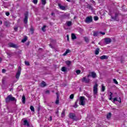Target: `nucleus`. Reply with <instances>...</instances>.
<instances>
[{"instance_id": "f257e3e1", "label": "nucleus", "mask_w": 127, "mask_h": 127, "mask_svg": "<svg viewBox=\"0 0 127 127\" xmlns=\"http://www.w3.org/2000/svg\"><path fill=\"white\" fill-rule=\"evenodd\" d=\"M115 16L113 15V13L110 12L109 13V15H111L112 19L115 20L116 21H119V19L118 16L120 15V12L119 11H114Z\"/></svg>"}, {"instance_id": "f03ea898", "label": "nucleus", "mask_w": 127, "mask_h": 127, "mask_svg": "<svg viewBox=\"0 0 127 127\" xmlns=\"http://www.w3.org/2000/svg\"><path fill=\"white\" fill-rule=\"evenodd\" d=\"M16 102V99L15 98L12 97V95H8L6 98H5V102L6 103H9V102Z\"/></svg>"}, {"instance_id": "7ed1b4c3", "label": "nucleus", "mask_w": 127, "mask_h": 127, "mask_svg": "<svg viewBox=\"0 0 127 127\" xmlns=\"http://www.w3.org/2000/svg\"><path fill=\"white\" fill-rule=\"evenodd\" d=\"M69 119H71L72 120L75 121V122H77V121H78L79 120L76 115H75L74 113H69Z\"/></svg>"}, {"instance_id": "20e7f679", "label": "nucleus", "mask_w": 127, "mask_h": 127, "mask_svg": "<svg viewBox=\"0 0 127 127\" xmlns=\"http://www.w3.org/2000/svg\"><path fill=\"white\" fill-rule=\"evenodd\" d=\"M85 100H86L85 97L80 96L79 100V105H80V106H85V104H86Z\"/></svg>"}, {"instance_id": "39448f33", "label": "nucleus", "mask_w": 127, "mask_h": 127, "mask_svg": "<svg viewBox=\"0 0 127 127\" xmlns=\"http://www.w3.org/2000/svg\"><path fill=\"white\" fill-rule=\"evenodd\" d=\"M90 77H92L93 79H95L97 78V74L95 71H91L89 74L87 75V78H90Z\"/></svg>"}, {"instance_id": "423d86ee", "label": "nucleus", "mask_w": 127, "mask_h": 127, "mask_svg": "<svg viewBox=\"0 0 127 127\" xmlns=\"http://www.w3.org/2000/svg\"><path fill=\"white\" fill-rule=\"evenodd\" d=\"M21 73V67L19 66L18 67L17 72H16V75H15L16 79H19V77L20 76Z\"/></svg>"}, {"instance_id": "0eeeda50", "label": "nucleus", "mask_w": 127, "mask_h": 127, "mask_svg": "<svg viewBox=\"0 0 127 127\" xmlns=\"http://www.w3.org/2000/svg\"><path fill=\"white\" fill-rule=\"evenodd\" d=\"M81 81L82 82V83L89 84V83H90V78H89L88 77V78H87V77H84L81 79Z\"/></svg>"}, {"instance_id": "6e6552de", "label": "nucleus", "mask_w": 127, "mask_h": 127, "mask_svg": "<svg viewBox=\"0 0 127 127\" xmlns=\"http://www.w3.org/2000/svg\"><path fill=\"white\" fill-rule=\"evenodd\" d=\"M28 20V12H26L24 13V22L25 24L27 23Z\"/></svg>"}, {"instance_id": "1a4fd4ad", "label": "nucleus", "mask_w": 127, "mask_h": 127, "mask_svg": "<svg viewBox=\"0 0 127 127\" xmlns=\"http://www.w3.org/2000/svg\"><path fill=\"white\" fill-rule=\"evenodd\" d=\"M93 93L94 95L98 94V84L96 83L93 86Z\"/></svg>"}, {"instance_id": "9d476101", "label": "nucleus", "mask_w": 127, "mask_h": 127, "mask_svg": "<svg viewBox=\"0 0 127 127\" xmlns=\"http://www.w3.org/2000/svg\"><path fill=\"white\" fill-rule=\"evenodd\" d=\"M92 21L93 18L91 16L86 17L85 20V22H86V23H91Z\"/></svg>"}, {"instance_id": "9b49d317", "label": "nucleus", "mask_w": 127, "mask_h": 127, "mask_svg": "<svg viewBox=\"0 0 127 127\" xmlns=\"http://www.w3.org/2000/svg\"><path fill=\"white\" fill-rule=\"evenodd\" d=\"M8 47H12V48H18V46L13 44V43H9L8 44Z\"/></svg>"}, {"instance_id": "f8f14e48", "label": "nucleus", "mask_w": 127, "mask_h": 127, "mask_svg": "<svg viewBox=\"0 0 127 127\" xmlns=\"http://www.w3.org/2000/svg\"><path fill=\"white\" fill-rule=\"evenodd\" d=\"M105 44H110L112 42V39L110 38H106L104 39Z\"/></svg>"}, {"instance_id": "ddd939ff", "label": "nucleus", "mask_w": 127, "mask_h": 127, "mask_svg": "<svg viewBox=\"0 0 127 127\" xmlns=\"http://www.w3.org/2000/svg\"><path fill=\"white\" fill-rule=\"evenodd\" d=\"M57 98L55 102L56 105H59V92H56Z\"/></svg>"}, {"instance_id": "4468645a", "label": "nucleus", "mask_w": 127, "mask_h": 127, "mask_svg": "<svg viewBox=\"0 0 127 127\" xmlns=\"http://www.w3.org/2000/svg\"><path fill=\"white\" fill-rule=\"evenodd\" d=\"M115 102H119L120 103H122V99H121V97H119L118 99V98L115 97L113 101V103H115Z\"/></svg>"}, {"instance_id": "2eb2a0df", "label": "nucleus", "mask_w": 127, "mask_h": 127, "mask_svg": "<svg viewBox=\"0 0 127 127\" xmlns=\"http://www.w3.org/2000/svg\"><path fill=\"white\" fill-rule=\"evenodd\" d=\"M47 86V84H46V82H45L44 81H43L40 84V86L41 88H44V87H46Z\"/></svg>"}, {"instance_id": "dca6fc26", "label": "nucleus", "mask_w": 127, "mask_h": 127, "mask_svg": "<svg viewBox=\"0 0 127 127\" xmlns=\"http://www.w3.org/2000/svg\"><path fill=\"white\" fill-rule=\"evenodd\" d=\"M58 6L60 7V8L62 10H66V7H65V6H63L60 3L58 4Z\"/></svg>"}, {"instance_id": "f3484780", "label": "nucleus", "mask_w": 127, "mask_h": 127, "mask_svg": "<svg viewBox=\"0 0 127 127\" xmlns=\"http://www.w3.org/2000/svg\"><path fill=\"white\" fill-rule=\"evenodd\" d=\"M108 58H109V57L107 56H102L100 57V59H101V60H104V59H108Z\"/></svg>"}, {"instance_id": "a211bd4d", "label": "nucleus", "mask_w": 127, "mask_h": 127, "mask_svg": "<svg viewBox=\"0 0 127 127\" xmlns=\"http://www.w3.org/2000/svg\"><path fill=\"white\" fill-rule=\"evenodd\" d=\"M24 126H27L28 127H30L29 123H28V121L26 120H25L24 121Z\"/></svg>"}, {"instance_id": "6ab92c4d", "label": "nucleus", "mask_w": 127, "mask_h": 127, "mask_svg": "<svg viewBox=\"0 0 127 127\" xmlns=\"http://www.w3.org/2000/svg\"><path fill=\"white\" fill-rule=\"evenodd\" d=\"M87 8H88L89 9H90L91 10H92V11H94V8H93V7H92V5L88 4L87 5Z\"/></svg>"}, {"instance_id": "aec40b11", "label": "nucleus", "mask_w": 127, "mask_h": 127, "mask_svg": "<svg viewBox=\"0 0 127 127\" xmlns=\"http://www.w3.org/2000/svg\"><path fill=\"white\" fill-rule=\"evenodd\" d=\"M30 109L33 114L35 113V110L34 109V107H33V106H31Z\"/></svg>"}, {"instance_id": "412c9836", "label": "nucleus", "mask_w": 127, "mask_h": 127, "mask_svg": "<svg viewBox=\"0 0 127 127\" xmlns=\"http://www.w3.org/2000/svg\"><path fill=\"white\" fill-rule=\"evenodd\" d=\"M22 104H25V95L22 96Z\"/></svg>"}, {"instance_id": "4be33fe9", "label": "nucleus", "mask_w": 127, "mask_h": 127, "mask_svg": "<svg viewBox=\"0 0 127 127\" xmlns=\"http://www.w3.org/2000/svg\"><path fill=\"white\" fill-rule=\"evenodd\" d=\"M69 53H70V50L67 49L66 50L65 52L63 55V56H66V55H67V54Z\"/></svg>"}, {"instance_id": "5701e85b", "label": "nucleus", "mask_w": 127, "mask_h": 127, "mask_svg": "<svg viewBox=\"0 0 127 127\" xmlns=\"http://www.w3.org/2000/svg\"><path fill=\"white\" fill-rule=\"evenodd\" d=\"M99 52H100V49H99V48L96 49L95 51V55H98L99 54Z\"/></svg>"}, {"instance_id": "b1692460", "label": "nucleus", "mask_w": 127, "mask_h": 127, "mask_svg": "<svg viewBox=\"0 0 127 127\" xmlns=\"http://www.w3.org/2000/svg\"><path fill=\"white\" fill-rule=\"evenodd\" d=\"M30 31H31V34H33V33H34V28H33V27H32V26H31Z\"/></svg>"}, {"instance_id": "393cba45", "label": "nucleus", "mask_w": 127, "mask_h": 127, "mask_svg": "<svg viewBox=\"0 0 127 127\" xmlns=\"http://www.w3.org/2000/svg\"><path fill=\"white\" fill-rule=\"evenodd\" d=\"M71 39L74 40L75 39H77V37H76V35H74V34H71Z\"/></svg>"}, {"instance_id": "a878e982", "label": "nucleus", "mask_w": 127, "mask_h": 127, "mask_svg": "<svg viewBox=\"0 0 127 127\" xmlns=\"http://www.w3.org/2000/svg\"><path fill=\"white\" fill-rule=\"evenodd\" d=\"M111 118H112V113H109V114H108L107 115V119L109 120L111 119Z\"/></svg>"}, {"instance_id": "bb28decb", "label": "nucleus", "mask_w": 127, "mask_h": 127, "mask_svg": "<svg viewBox=\"0 0 127 127\" xmlns=\"http://www.w3.org/2000/svg\"><path fill=\"white\" fill-rule=\"evenodd\" d=\"M85 95L86 96V97L88 98V99H91V98H92L91 95L89 94V93H85Z\"/></svg>"}, {"instance_id": "cd10ccee", "label": "nucleus", "mask_w": 127, "mask_h": 127, "mask_svg": "<svg viewBox=\"0 0 127 127\" xmlns=\"http://www.w3.org/2000/svg\"><path fill=\"white\" fill-rule=\"evenodd\" d=\"M66 24L68 27H70V26H71V25H72V22L67 21V22H66Z\"/></svg>"}, {"instance_id": "c85d7f7f", "label": "nucleus", "mask_w": 127, "mask_h": 127, "mask_svg": "<svg viewBox=\"0 0 127 127\" xmlns=\"http://www.w3.org/2000/svg\"><path fill=\"white\" fill-rule=\"evenodd\" d=\"M41 0L42 4L43 5H45V4H46V0Z\"/></svg>"}, {"instance_id": "c756f323", "label": "nucleus", "mask_w": 127, "mask_h": 127, "mask_svg": "<svg viewBox=\"0 0 127 127\" xmlns=\"http://www.w3.org/2000/svg\"><path fill=\"white\" fill-rule=\"evenodd\" d=\"M105 90H106V88L105 86H104V84L102 85V89H101V91L102 92H105Z\"/></svg>"}, {"instance_id": "7c9ffc66", "label": "nucleus", "mask_w": 127, "mask_h": 127, "mask_svg": "<svg viewBox=\"0 0 127 127\" xmlns=\"http://www.w3.org/2000/svg\"><path fill=\"white\" fill-rule=\"evenodd\" d=\"M62 71H63V72H66V71H67V68H66V67L63 66L62 68Z\"/></svg>"}, {"instance_id": "2f4dec72", "label": "nucleus", "mask_w": 127, "mask_h": 127, "mask_svg": "<svg viewBox=\"0 0 127 127\" xmlns=\"http://www.w3.org/2000/svg\"><path fill=\"white\" fill-rule=\"evenodd\" d=\"M26 40H27V37L26 36L23 40H22L21 42H22V43H24Z\"/></svg>"}, {"instance_id": "473e14b6", "label": "nucleus", "mask_w": 127, "mask_h": 127, "mask_svg": "<svg viewBox=\"0 0 127 127\" xmlns=\"http://www.w3.org/2000/svg\"><path fill=\"white\" fill-rule=\"evenodd\" d=\"M78 102V100H77L75 103V105L73 106L74 108H78V105H77Z\"/></svg>"}, {"instance_id": "72a5a7b5", "label": "nucleus", "mask_w": 127, "mask_h": 127, "mask_svg": "<svg viewBox=\"0 0 127 127\" xmlns=\"http://www.w3.org/2000/svg\"><path fill=\"white\" fill-rule=\"evenodd\" d=\"M66 65H67V66H70V65H71V61H66Z\"/></svg>"}, {"instance_id": "f704fd0d", "label": "nucleus", "mask_w": 127, "mask_h": 127, "mask_svg": "<svg viewBox=\"0 0 127 127\" xmlns=\"http://www.w3.org/2000/svg\"><path fill=\"white\" fill-rule=\"evenodd\" d=\"M84 40L86 43H89V38H88L87 37H85Z\"/></svg>"}, {"instance_id": "c9c22d12", "label": "nucleus", "mask_w": 127, "mask_h": 127, "mask_svg": "<svg viewBox=\"0 0 127 127\" xmlns=\"http://www.w3.org/2000/svg\"><path fill=\"white\" fill-rule=\"evenodd\" d=\"M32 2H33L34 4H37V2H38V0H32Z\"/></svg>"}, {"instance_id": "e433bc0d", "label": "nucleus", "mask_w": 127, "mask_h": 127, "mask_svg": "<svg viewBox=\"0 0 127 127\" xmlns=\"http://www.w3.org/2000/svg\"><path fill=\"white\" fill-rule=\"evenodd\" d=\"M99 34V33L98 32H94L93 33V36H98V35Z\"/></svg>"}, {"instance_id": "4c0bfd02", "label": "nucleus", "mask_w": 127, "mask_h": 127, "mask_svg": "<svg viewBox=\"0 0 127 127\" xmlns=\"http://www.w3.org/2000/svg\"><path fill=\"white\" fill-rule=\"evenodd\" d=\"M45 28H46V25H44V26H43V27L42 28V30L43 31H44V32H45Z\"/></svg>"}, {"instance_id": "58836bf2", "label": "nucleus", "mask_w": 127, "mask_h": 127, "mask_svg": "<svg viewBox=\"0 0 127 127\" xmlns=\"http://www.w3.org/2000/svg\"><path fill=\"white\" fill-rule=\"evenodd\" d=\"M25 64L26 65V66H30V64H29V62L25 61Z\"/></svg>"}, {"instance_id": "ea45409f", "label": "nucleus", "mask_w": 127, "mask_h": 127, "mask_svg": "<svg viewBox=\"0 0 127 127\" xmlns=\"http://www.w3.org/2000/svg\"><path fill=\"white\" fill-rule=\"evenodd\" d=\"M69 99H71V100L74 99V94H71L69 96Z\"/></svg>"}, {"instance_id": "a19ab883", "label": "nucleus", "mask_w": 127, "mask_h": 127, "mask_svg": "<svg viewBox=\"0 0 127 127\" xmlns=\"http://www.w3.org/2000/svg\"><path fill=\"white\" fill-rule=\"evenodd\" d=\"M75 72H76V74H77V75H79V74H80L81 73V70H76Z\"/></svg>"}, {"instance_id": "79ce46f5", "label": "nucleus", "mask_w": 127, "mask_h": 127, "mask_svg": "<svg viewBox=\"0 0 127 127\" xmlns=\"http://www.w3.org/2000/svg\"><path fill=\"white\" fill-rule=\"evenodd\" d=\"M94 20H95V21L98 20L99 17H98V16H94Z\"/></svg>"}, {"instance_id": "37998d69", "label": "nucleus", "mask_w": 127, "mask_h": 127, "mask_svg": "<svg viewBox=\"0 0 127 127\" xmlns=\"http://www.w3.org/2000/svg\"><path fill=\"white\" fill-rule=\"evenodd\" d=\"M113 81H114V83H115V84H119V83L117 81V79H113Z\"/></svg>"}, {"instance_id": "c03bdc74", "label": "nucleus", "mask_w": 127, "mask_h": 127, "mask_svg": "<svg viewBox=\"0 0 127 127\" xmlns=\"http://www.w3.org/2000/svg\"><path fill=\"white\" fill-rule=\"evenodd\" d=\"M45 94H48V95H49L50 94V91H49V90L46 91Z\"/></svg>"}, {"instance_id": "a18cd8bd", "label": "nucleus", "mask_w": 127, "mask_h": 127, "mask_svg": "<svg viewBox=\"0 0 127 127\" xmlns=\"http://www.w3.org/2000/svg\"><path fill=\"white\" fill-rule=\"evenodd\" d=\"M17 29H18V27H14V30L15 31H17Z\"/></svg>"}, {"instance_id": "49530a36", "label": "nucleus", "mask_w": 127, "mask_h": 127, "mask_svg": "<svg viewBox=\"0 0 127 127\" xmlns=\"http://www.w3.org/2000/svg\"><path fill=\"white\" fill-rule=\"evenodd\" d=\"M5 14L7 16H8L10 14L9 12H5Z\"/></svg>"}, {"instance_id": "de8ad7c7", "label": "nucleus", "mask_w": 127, "mask_h": 127, "mask_svg": "<svg viewBox=\"0 0 127 127\" xmlns=\"http://www.w3.org/2000/svg\"><path fill=\"white\" fill-rule=\"evenodd\" d=\"M49 121H50V122L52 121V116L50 117V118H49Z\"/></svg>"}, {"instance_id": "09e8293b", "label": "nucleus", "mask_w": 127, "mask_h": 127, "mask_svg": "<svg viewBox=\"0 0 127 127\" xmlns=\"http://www.w3.org/2000/svg\"><path fill=\"white\" fill-rule=\"evenodd\" d=\"M63 18H66L67 17V15H63Z\"/></svg>"}, {"instance_id": "8fccbe9b", "label": "nucleus", "mask_w": 127, "mask_h": 127, "mask_svg": "<svg viewBox=\"0 0 127 127\" xmlns=\"http://www.w3.org/2000/svg\"><path fill=\"white\" fill-rule=\"evenodd\" d=\"M62 116H64V115H65V111H63V112H62Z\"/></svg>"}, {"instance_id": "3c124183", "label": "nucleus", "mask_w": 127, "mask_h": 127, "mask_svg": "<svg viewBox=\"0 0 127 127\" xmlns=\"http://www.w3.org/2000/svg\"><path fill=\"white\" fill-rule=\"evenodd\" d=\"M100 34H102V35H105V34H106V33L105 32H100Z\"/></svg>"}, {"instance_id": "603ef678", "label": "nucleus", "mask_w": 127, "mask_h": 127, "mask_svg": "<svg viewBox=\"0 0 127 127\" xmlns=\"http://www.w3.org/2000/svg\"><path fill=\"white\" fill-rule=\"evenodd\" d=\"M66 38H67V40L68 41H69V35H66Z\"/></svg>"}, {"instance_id": "864d4df0", "label": "nucleus", "mask_w": 127, "mask_h": 127, "mask_svg": "<svg viewBox=\"0 0 127 127\" xmlns=\"http://www.w3.org/2000/svg\"><path fill=\"white\" fill-rule=\"evenodd\" d=\"M5 71H6V70H5V69H2V72H3V73H5Z\"/></svg>"}, {"instance_id": "5fc2aeb1", "label": "nucleus", "mask_w": 127, "mask_h": 127, "mask_svg": "<svg viewBox=\"0 0 127 127\" xmlns=\"http://www.w3.org/2000/svg\"><path fill=\"white\" fill-rule=\"evenodd\" d=\"M0 24H2V20H1V18H0Z\"/></svg>"}, {"instance_id": "6e6d98bb", "label": "nucleus", "mask_w": 127, "mask_h": 127, "mask_svg": "<svg viewBox=\"0 0 127 127\" xmlns=\"http://www.w3.org/2000/svg\"><path fill=\"white\" fill-rule=\"evenodd\" d=\"M109 96H113V93L112 92H109Z\"/></svg>"}, {"instance_id": "4d7b16f0", "label": "nucleus", "mask_w": 127, "mask_h": 127, "mask_svg": "<svg viewBox=\"0 0 127 127\" xmlns=\"http://www.w3.org/2000/svg\"><path fill=\"white\" fill-rule=\"evenodd\" d=\"M5 26H7V22H5L4 23Z\"/></svg>"}, {"instance_id": "13d9d810", "label": "nucleus", "mask_w": 127, "mask_h": 127, "mask_svg": "<svg viewBox=\"0 0 127 127\" xmlns=\"http://www.w3.org/2000/svg\"><path fill=\"white\" fill-rule=\"evenodd\" d=\"M1 61H2V59L1 58H0V63H1Z\"/></svg>"}, {"instance_id": "bf43d9fd", "label": "nucleus", "mask_w": 127, "mask_h": 127, "mask_svg": "<svg viewBox=\"0 0 127 127\" xmlns=\"http://www.w3.org/2000/svg\"><path fill=\"white\" fill-rule=\"evenodd\" d=\"M49 46H50V47H51V48H53V47H52V45L50 44Z\"/></svg>"}, {"instance_id": "052dcab7", "label": "nucleus", "mask_w": 127, "mask_h": 127, "mask_svg": "<svg viewBox=\"0 0 127 127\" xmlns=\"http://www.w3.org/2000/svg\"><path fill=\"white\" fill-rule=\"evenodd\" d=\"M92 2H93V3H94V4H96V2H95V1L93 0Z\"/></svg>"}, {"instance_id": "680f3d73", "label": "nucleus", "mask_w": 127, "mask_h": 127, "mask_svg": "<svg viewBox=\"0 0 127 127\" xmlns=\"http://www.w3.org/2000/svg\"><path fill=\"white\" fill-rule=\"evenodd\" d=\"M109 100H110V101H112V97H110V98H109Z\"/></svg>"}, {"instance_id": "e2e57ef3", "label": "nucleus", "mask_w": 127, "mask_h": 127, "mask_svg": "<svg viewBox=\"0 0 127 127\" xmlns=\"http://www.w3.org/2000/svg\"><path fill=\"white\" fill-rule=\"evenodd\" d=\"M51 15H54V12H52Z\"/></svg>"}, {"instance_id": "0e129e2a", "label": "nucleus", "mask_w": 127, "mask_h": 127, "mask_svg": "<svg viewBox=\"0 0 127 127\" xmlns=\"http://www.w3.org/2000/svg\"><path fill=\"white\" fill-rule=\"evenodd\" d=\"M73 18H74V19H75V18H77V17L76 16H75Z\"/></svg>"}, {"instance_id": "69168bd1", "label": "nucleus", "mask_w": 127, "mask_h": 127, "mask_svg": "<svg viewBox=\"0 0 127 127\" xmlns=\"http://www.w3.org/2000/svg\"><path fill=\"white\" fill-rule=\"evenodd\" d=\"M79 30H80V31H83V29H80Z\"/></svg>"}, {"instance_id": "338daca9", "label": "nucleus", "mask_w": 127, "mask_h": 127, "mask_svg": "<svg viewBox=\"0 0 127 127\" xmlns=\"http://www.w3.org/2000/svg\"><path fill=\"white\" fill-rule=\"evenodd\" d=\"M39 50H41V51H42V48H40V49H39Z\"/></svg>"}, {"instance_id": "774afa93", "label": "nucleus", "mask_w": 127, "mask_h": 127, "mask_svg": "<svg viewBox=\"0 0 127 127\" xmlns=\"http://www.w3.org/2000/svg\"><path fill=\"white\" fill-rule=\"evenodd\" d=\"M13 89L12 88H10V91H12Z\"/></svg>"}]
</instances>
